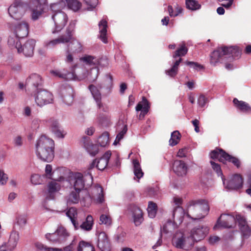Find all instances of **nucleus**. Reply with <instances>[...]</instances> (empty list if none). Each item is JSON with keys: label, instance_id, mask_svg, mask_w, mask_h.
Segmentation results:
<instances>
[{"label": "nucleus", "instance_id": "f257e3e1", "mask_svg": "<svg viewBox=\"0 0 251 251\" xmlns=\"http://www.w3.org/2000/svg\"><path fill=\"white\" fill-rule=\"evenodd\" d=\"M54 141L45 135H41L35 143V152L42 161L50 162L54 158Z\"/></svg>", "mask_w": 251, "mask_h": 251}, {"label": "nucleus", "instance_id": "f03ea898", "mask_svg": "<svg viewBox=\"0 0 251 251\" xmlns=\"http://www.w3.org/2000/svg\"><path fill=\"white\" fill-rule=\"evenodd\" d=\"M81 62L90 66H93L89 72L83 70V72L81 74L77 72V74L80 75H85V78H87L90 81H95L97 78L99 69V67H104L108 65V60L105 58H98L94 56L85 54L80 58Z\"/></svg>", "mask_w": 251, "mask_h": 251}, {"label": "nucleus", "instance_id": "7ed1b4c3", "mask_svg": "<svg viewBox=\"0 0 251 251\" xmlns=\"http://www.w3.org/2000/svg\"><path fill=\"white\" fill-rule=\"evenodd\" d=\"M241 52L235 47H222L214 50L210 55V63L216 65L218 63L222 62L227 58H233L240 55Z\"/></svg>", "mask_w": 251, "mask_h": 251}, {"label": "nucleus", "instance_id": "20e7f679", "mask_svg": "<svg viewBox=\"0 0 251 251\" xmlns=\"http://www.w3.org/2000/svg\"><path fill=\"white\" fill-rule=\"evenodd\" d=\"M62 2L52 3L50 5V9L53 12L52 19L54 23V28L52 30V33L60 31L68 22L67 14L61 10L64 9L62 6Z\"/></svg>", "mask_w": 251, "mask_h": 251}, {"label": "nucleus", "instance_id": "39448f33", "mask_svg": "<svg viewBox=\"0 0 251 251\" xmlns=\"http://www.w3.org/2000/svg\"><path fill=\"white\" fill-rule=\"evenodd\" d=\"M75 23L71 21L66 30V34L60 36L59 38L50 40H46L44 42V46L48 49L53 48L60 43L70 42L73 36Z\"/></svg>", "mask_w": 251, "mask_h": 251}, {"label": "nucleus", "instance_id": "423d86ee", "mask_svg": "<svg viewBox=\"0 0 251 251\" xmlns=\"http://www.w3.org/2000/svg\"><path fill=\"white\" fill-rule=\"evenodd\" d=\"M29 1V0H15L8 8V13L10 17L15 20L21 19L27 8L32 12L28 7Z\"/></svg>", "mask_w": 251, "mask_h": 251}, {"label": "nucleus", "instance_id": "0eeeda50", "mask_svg": "<svg viewBox=\"0 0 251 251\" xmlns=\"http://www.w3.org/2000/svg\"><path fill=\"white\" fill-rule=\"evenodd\" d=\"M75 66L72 67L71 71L66 69L52 70L50 71L51 75L62 78L67 80H81L84 79L86 75H85L75 74L74 72Z\"/></svg>", "mask_w": 251, "mask_h": 251}, {"label": "nucleus", "instance_id": "6e6552de", "mask_svg": "<svg viewBox=\"0 0 251 251\" xmlns=\"http://www.w3.org/2000/svg\"><path fill=\"white\" fill-rule=\"evenodd\" d=\"M222 180L224 188L227 191H237L243 187V179L239 174L232 175L227 179L224 177Z\"/></svg>", "mask_w": 251, "mask_h": 251}, {"label": "nucleus", "instance_id": "1a4fd4ad", "mask_svg": "<svg viewBox=\"0 0 251 251\" xmlns=\"http://www.w3.org/2000/svg\"><path fill=\"white\" fill-rule=\"evenodd\" d=\"M188 50L185 47L184 44H182L180 45L179 48H178L173 54V57L174 59H176L177 57L179 58L178 59H176L170 69L165 71V73L167 75L171 76L174 77L176 75L178 72V67L180 63L182 61V59L180 57L184 56L187 52Z\"/></svg>", "mask_w": 251, "mask_h": 251}, {"label": "nucleus", "instance_id": "9d476101", "mask_svg": "<svg viewBox=\"0 0 251 251\" xmlns=\"http://www.w3.org/2000/svg\"><path fill=\"white\" fill-rule=\"evenodd\" d=\"M212 159H218L220 162L226 163V162L232 163L235 166L239 168L240 162L239 159L226 152L222 149H216L212 151L210 153Z\"/></svg>", "mask_w": 251, "mask_h": 251}, {"label": "nucleus", "instance_id": "9b49d317", "mask_svg": "<svg viewBox=\"0 0 251 251\" xmlns=\"http://www.w3.org/2000/svg\"><path fill=\"white\" fill-rule=\"evenodd\" d=\"M173 245L177 248L189 250L193 246V239L184 234H176L173 239Z\"/></svg>", "mask_w": 251, "mask_h": 251}, {"label": "nucleus", "instance_id": "f8f14e48", "mask_svg": "<svg viewBox=\"0 0 251 251\" xmlns=\"http://www.w3.org/2000/svg\"><path fill=\"white\" fill-rule=\"evenodd\" d=\"M34 98L36 104L40 107L51 103L53 101L52 94L50 92L45 90L38 91L35 94Z\"/></svg>", "mask_w": 251, "mask_h": 251}, {"label": "nucleus", "instance_id": "ddd939ff", "mask_svg": "<svg viewBox=\"0 0 251 251\" xmlns=\"http://www.w3.org/2000/svg\"><path fill=\"white\" fill-rule=\"evenodd\" d=\"M235 226V217L229 214H222L220 217L218 219L217 224L214 226L216 229L218 227H222L224 228H233Z\"/></svg>", "mask_w": 251, "mask_h": 251}, {"label": "nucleus", "instance_id": "4468645a", "mask_svg": "<svg viewBox=\"0 0 251 251\" xmlns=\"http://www.w3.org/2000/svg\"><path fill=\"white\" fill-rule=\"evenodd\" d=\"M68 180L74 190L80 192L84 187L83 176L80 173H71Z\"/></svg>", "mask_w": 251, "mask_h": 251}, {"label": "nucleus", "instance_id": "2eb2a0df", "mask_svg": "<svg viewBox=\"0 0 251 251\" xmlns=\"http://www.w3.org/2000/svg\"><path fill=\"white\" fill-rule=\"evenodd\" d=\"M209 228L207 226L199 225L194 227L191 231L190 237L193 239V244L194 242H198L204 238L208 234Z\"/></svg>", "mask_w": 251, "mask_h": 251}, {"label": "nucleus", "instance_id": "dca6fc26", "mask_svg": "<svg viewBox=\"0 0 251 251\" xmlns=\"http://www.w3.org/2000/svg\"><path fill=\"white\" fill-rule=\"evenodd\" d=\"M28 23L24 21L15 24L12 27L14 34L22 39L28 35Z\"/></svg>", "mask_w": 251, "mask_h": 251}, {"label": "nucleus", "instance_id": "f3484780", "mask_svg": "<svg viewBox=\"0 0 251 251\" xmlns=\"http://www.w3.org/2000/svg\"><path fill=\"white\" fill-rule=\"evenodd\" d=\"M65 181V178L61 176L56 179L50 182L48 184V192L50 195V199H53L54 195L61 189V184Z\"/></svg>", "mask_w": 251, "mask_h": 251}, {"label": "nucleus", "instance_id": "a211bd4d", "mask_svg": "<svg viewBox=\"0 0 251 251\" xmlns=\"http://www.w3.org/2000/svg\"><path fill=\"white\" fill-rule=\"evenodd\" d=\"M237 223L244 238H248L251 235V229L249 227L245 218L240 214L236 215L235 223Z\"/></svg>", "mask_w": 251, "mask_h": 251}, {"label": "nucleus", "instance_id": "6ab92c4d", "mask_svg": "<svg viewBox=\"0 0 251 251\" xmlns=\"http://www.w3.org/2000/svg\"><path fill=\"white\" fill-rule=\"evenodd\" d=\"M97 247L101 251H110L111 244L107 235L104 231L98 234Z\"/></svg>", "mask_w": 251, "mask_h": 251}, {"label": "nucleus", "instance_id": "aec40b11", "mask_svg": "<svg viewBox=\"0 0 251 251\" xmlns=\"http://www.w3.org/2000/svg\"><path fill=\"white\" fill-rule=\"evenodd\" d=\"M76 242L75 240L72 241V243L68 246L63 249L48 248L45 246L43 244L37 242L35 243V247L39 251H74L76 246Z\"/></svg>", "mask_w": 251, "mask_h": 251}, {"label": "nucleus", "instance_id": "412c9836", "mask_svg": "<svg viewBox=\"0 0 251 251\" xmlns=\"http://www.w3.org/2000/svg\"><path fill=\"white\" fill-rule=\"evenodd\" d=\"M36 41L34 39H29L23 45L21 46V51L19 53H23L26 57H31L33 55L34 49Z\"/></svg>", "mask_w": 251, "mask_h": 251}, {"label": "nucleus", "instance_id": "4be33fe9", "mask_svg": "<svg viewBox=\"0 0 251 251\" xmlns=\"http://www.w3.org/2000/svg\"><path fill=\"white\" fill-rule=\"evenodd\" d=\"M173 170L177 176H183L186 175L188 167L183 161L176 160L173 163Z\"/></svg>", "mask_w": 251, "mask_h": 251}, {"label": "nucleus", "instance_id": "5701e85b", "mask_svg": "<svg viewBox=\"0 0 251 251\" xmlns=\"http://www.w3.org/2000/svg\"><path fill=\"white\" fill-rule=\"evenodd\" d=\"M89 89L97 103L98 108L100 109H101L102 111H106V108H104L101 101V96L99 90L93 85H90Z\"/></svg>", "mask_w": 251, "mask_h": 251}, {"label": "nucleus", "instance_id": "b1692460", "mask_svg": "<svg viewBox=\"0 0 251 251\" xmlns=\"http://www.w3.org/2000/svg\"><path fill=\"white\" fill-rule=\"evenodd\" d=\"M130 211L132 213L133 222L136 226H138L143 222V213L142 210L136 205L130 208Z\"/></svg>", "mask_w": 251, "mask_h": 251}, {"label": "nucleus", "instance_id": "393cba45", "mask_svg": "<svg viewBox=\"0 0 251 251\" xmlns=\"http://www.w3.org/2000/svg\"><path fill=\"white\" fill-rule=\"evenodd\" d=\"M63 101L67 105H71L74 100V91L70 86H67L61 91Z\"/></svg>", "mask_w": 251, "mask_h": 251}, {"label": "nucleus", "instance_id": "a878e982", "mask_svg": "<svg viewBox=\"0 0 251 251\" xmlns=\"http://www.w3.org/2000/svg\"><path fill=\"white\" fill-rule=\"evenodd\" d=\"M93 202L103 203L104 201V194L102 187L96 185L92 188V196L91 198Z\"/></svg>", "mask_w": 251, "mask_h": 251}, {"label": "nucleus", "instance_id": "bb28decb", "mask_svg": "<svg viewBox=\"0 0 251 251\" xmlns=\"http://www.w3.org/2000/svg\"><path fill=\"white\" fill-rule=\"evenodd\" d=\"M135 108L137 111H141L139 118H143L148 112L150 108L149 101L145 97H143L142 101L138 103Z\"/></svg>", "mask_w": 251, "mask_h": 251}, {"label": "nucleus", "instance_id": "cd10ccee", "mask_svg": "<svg viewBox=\"0 0 251 251\" xmlns=\"http://www.w3.org/2000/svg\"><path fill=\"white\" fill-rule=\"evenodd\" d=\"M233 103L235 108L239 111L245 113H251V107L247 102L234 98Z\"/></svg>", "mask_w": 251, "mask_h": 251}, {"label": "nucleus", "instance_id": "c85d7f7f", "mask_svg": "<svg viewBox=\"0 0 251 251\" xmlns=\"http://www.w3.org/2000/svg\"><path fill=\"white\" fill-rule=\"evenodd\" d=\"M111 155V152L107 151L98 160H96V167L98 170L102 171L106 167Z\"/></svg>", "mask_w": 251, "mask_h": 251}, {"label": "nucleus", "instance_id": "c756f323", "mask_svg": "<svg viewBox=\"0 0 251 251\" xmlns=\"http://www.w3.org/2000/svg\"><path fill=\"white\" fill-rule=\"evenodd\" d=\"M59 2H62V6L64 8L67 6L74 11H78L81 6V3L76 0H62Z\"/></svg>", "mask_w": 251, "mask_h": 251}, {"label": "nucleus", "instance_id": "7c9ffc66", "mask_svg": "<svg viewBox=\"0 0 251 251\" xmlns=\"http://www.w3.org/2000/svg\"><path fill=\"white\" fill-rule=\"evenodd\" d=\"M21 38L17 37L15 35H11L9 37L8 39V45L11 49H15L17 50L18 52H20L21 50L20 47L21 43L20 39Z\"/></svg>", "mask_w": 251, "mask_h": 251}, {"label": "nucleus", "instance_id": "2f4dec72", "mask_svg": "<svg viewBox=\"0 0 251 251\" xmlns=\"http://www.w3.org/2000/svg\"><path fill=\"white\" fill-rule=\"evenodd\" d=\"M100 30V38L104 43H107L106 37L107 23L105 20H101L99 24Z\"/></svg>", "mask_w": 251, "mask_h": 251}, {"label": "nucleus", "instance_id": "473e14b6", "mask_svg": "<svg viewBox=\"0 0 251 251\" xmlns=\"http://www.w3.org/2000/svg\"><path fill=\"white\" fill-rule=\"evenodd\" d=\"M19 239V234L16 232H12L10 235L7 244V248L8 250L12 251L16 247Z\"/></svg>", "mask_w": 251, "mask_h": 251}, {"label": "nucleus", "instance_id": "72a5a7b5", "mask_svg": "<svg viewBox=\"0 0 251 251\" xmlns=\"http://www.w3.org/2000/svg\"><path fill=\"white\" fill-rule=\"evenodd\" d=\"M42 82V78L40 75L36 74L31 75L27 79V83L34 86L35 88L41 85Z\"/></svg>", "mask_w": 251, "mask_h": 251}, {"label": "nucleus", "instance_id": "f704fd0d", "mask_svg": "<svg viewBox=\"0 0 251 251\" xmlns=\"http://www.w3.org/2000/svg\"><path fill=\"white\" fill-rule=\"evenodd\" d=\"M80 192L74 190L71 192L70 194L67 197V204H78L79 201Z\"/></svg>", "mask_w": 251, "mask_h": 251}, {"label": "nucleus", "instance_id": "c9c22d12", "mask_svg": "<svg viewBox=\"0 0 251 251\" xmlns=\"http://www.w3.org/2000/svg\"><path fill=\"white\" fill-rule=\"evenodd\" d=\"M77 251H95L94 246L89 242L82 240L77 247Z\"/></svg>", "mask_w": 251, "mask_h": 251}, {"label": "nucleus", "instance_id": "e433bc0d", "mask_svg": "<svg viewBox=\"0 0 251 251\" xmlns=\"http://www.w3.org/2000/svg\"><path fill=\"white\" fill-rule=\"evenodd\" d=\"M66 215L70 219L72 223L75 227L78 225L76 222V218L77 216V209L75 207H72L70 208L66 213Z\"/></svg>", "mask_w": 251, "mask_h": 251}, {"label": "nucleus", "instance_id": "4c0bfd02", "mask_svg": "<svg viewBox=\"0 0 251 251\" xmlns=\"http://www.w3.org/2000/svg\"><path fill=\"white\" fill-rule=\"evenodd\" d=\"M185 214V212L183 208L180 205H177V206L174 209L173 213L174 220H178L182 221Z\"/></svg>", "mask_w": 251, "mask_h": 251}, {"label": "nucleus", "instance_id": "58836bf2", "mask_svg": "<svg viewBox=\"0 0 251 251\" xmlns=\"http://www.w3.org/2000/svg\"><path fill=\"white\" fill-rule=\"evenodd\" d=\"M73 39V38H72ZM71 42L69 43L68 45V50L73 52H80L82 50V46L80 42H79L76 40H72L71 39L70 42Z\"/></svg>", "mask_w": 251, "mask_h": 251}, {"label": "nucleus", "instance_id": "ea45409f", "mask_svg": "<svg viewBox=\"0 0 251 251\" xmlns=\"http://www.w3.org/2000/svg\"><path fill=\"white\" fill-rule=\"evenodd\" d=\"M59 239H60V243H62L66 241L67 238L70 236V233L67 231L64 227L60 226L57 229Z\"/></svg>", "mask_w": 251, "mask_h": 251}, {"label": "nucleus", "instance_id": "a19ab883", "mask_svg": "<svg viewBox=\"0 0 251 251\" xmlns=\"http://www.w3.org/2000/svg\"><path fill=\"white\" fill-rule=\"evenodd\" d=\"M132 164L134 175L138 179H140L143 176L144 173L141 169L139 162L137 159H133Z\"/></svg>", "mask_w": 251, "mask_h": 251}, {"label": "nucleus", "instance_id": "79ce46f5", "mask_svg": "<svg viewBox=\"0 0 251 251\" xmlns=\"http://www.w3.org/2000/svg\"><path fill=\"white\" fill-rule=\"evenodd\" d=\"M93 218L91 215H88L84 221L81 225L80 227L81 229L86 231L90 230L93 225Z\"/></svg>", "mask_w": 251, "mask_h": 251}, {"label": "nucleus", "instance_id": "37998d69", "mask_svg": "<svg viewBox=\"0 0 251 251\" xmlns=\"http://www.w3.org/2000/svg\"><path fill=\"white\" fill-rule=\"evenodd\" d=\"M181 135L178 131L176 130L171 134V138L169 140V145L174 146L177 145L180 141Z\"/></svg>", "mask_w": 251, "mask_h": 251}, {"label": "nucleus", "instance_id": "c03bdc74", "mask_svg": "<svg viewBox=\"0 0 251 251\" xmlns=\"http://www.w3.org/2000/svg\"><path fill=\"white\" fill-rule=\"evenodd\" d=\"M186 7L192 11L199 9L201 6L196 0H185Z\"/></svg>", "mask_w": 251, "mask_h": 251}, {"label": "nucleus", "instance_id": "a18cd8bd", "mask_svg": "<svg viewBox=\"0 0 251 251\" xmlns=\"http://www.w3.org/2000/svg\"><path fill=\"white\" fill-rule=\"evenodd\" d=\"M84 146L87 152L91 156H93L96 155L99 152V147L96 145H88V144L85 143Z\"/></svg>", "mask_w": 251, "mask_h": 251}, {"label": "nucleus", "instance_id": "49530a36", "mask_svg": "<svg viewBox=\"0 0 251 251\" xmlns=\"http://www.w3.org/2000/svg\"><path fill=\"white\" fill-rule=\"evenodd\" d=\"M46 124L50 127L51 131L60 127L58 121L54 118H50L47 120L46 121Z\"/></svg>", "mask_w": 251, "mask_h": 251}, {"label": "nucleus", "instance_id": "de8ad7c7", "mask_svg": "<svg viewBox=\"0 0 251 251\" xmlns=\"http://www.w3.org/2000/svg\"><path fill=\"white\" fill-rule=\"evenodd\" d=\"M109 141V135L107 132L103 133L99 138L98 142L101 147H105Z\"/></svg>", "mask_w": 251, "mask_h": 251}, {"label": "nucleus", "instance_id": "09e8293b", "mask_svg": "<svg viewBox=\"0 0 251 251\" xmlns=\"http://www.w3.org/2000/svg\"><path fill=\"white\" fill-rule=\"evenodd\" d=\"M168 10L171 17H176L181 13L182 9L178 6L175 7L174 9L172 6H169Z\"/></svg>", "mask_w": 251, "mask_h": 251}, {"label": "nucleus", "instance_id": "8fccbe9b", "mask_svg": "<svg viewBox=\"0 0 251 251\" xmlns=\"http://www.w3.org/2000/svg\"><path fill=\"white\" fill-rule=\"evenodd\" d=\"M122 130L117 135L116 139L114 142V145L117 144L123 138L124 135L126 133L127 130V125L123 124L122 127Z\"/></svg>", "mask_w": 251, "mask_h": 251}, {"label": "nucleus", "instance_id": "3c124183", "mask_svg": "<svg viewBox=\"0 0 251 251\" xmlns=\"http://www.w3.org/2000/svg\"><path fill=\"white\" fill-rule=\"evenodd\" d=\"M100 224H104L106 226H110L112 224V219L109 215L102 214L100 217Z\"/></svg>", "mask_w": 251, "mask_h": 251}, {"label": "nucleus", "instance_id": "603ef678", "mask_svg": "<svg viewBox=\"0 0 251 251\" xmlns=\"http://www.w3.org/2000/svg\"><path fill=\"white\" fill-rule=\"evenodd\" d=\"M46 237L48 240H49L53 243H60V239H59V237H58V235L57 229L55 231V232L53 233L47 234L46 235Z\"/></svg>", "mask_w": 251, "mask_h": 251}, {"label": "nucleus", "instance_id": "864d4df0", "mask_svg": "<svg viewBox=\"0 0 251 251\" xmlns=\"http://www.w3.org/2000/svg\"><path fill=\"white\" fill-rule=\"evenodd\" d=\"M210 164L213 170L216 172L218 176H220L221 177L222 179L224 177V176L221 170L220 165L219 164L215 163L213 161H210Z\"/></svg>", "mask_w": 251, "mask_h": 251}, {"label": "nucleus", "instance_id": "5fc2aeb1", "mask_svg": "<svg viewBox=\"0 0 251 251\" xmlns=\"http://www.w3.org/2000/svg\"><path fill=\"white\" fill-rule=\"evenodd\" d=\"M157 205H148L147 211L149 216L151 218L155 217L157 211Z\"/></svg>", "mask_w": 251, "mask_h": 251}, {"label": "nucleus", "instance_id": "6e6d98bb", "mask_svg": "<svg viewBox=\"0 0 251 251\" xmlns=\"http://www.w3.org/2000/svg\"><path fill=\"white\" fill-rule=\"evenodd\" d=\"M208 102V98L203 94H201L198 99V104L199 106L203 107Z\"/></svg>", "mask_w": 251, "mask_h": 251}, {"label": "nucleus", "instance_id": "4d7b16f0", "mask_svg": "<svg viewBox=\"0 0 251 251\" xmlns=\"http://www.w3.org/2000/svg\"><path fill=\"white\" fill-rule=\"evenodd\" d=\"M85 4L87 6L88 10H92L94 9L98 3V0H84Z\"/></svg>", "mask_w": 251, "mask_h": 251}, {"label": "nucleus", "instance_id": "13d9d810", "mask_svg": "<svg viewBox=\"0 0 251 251\" xmlns=\"http://www.w3.org/2000/svg\"><path fill=\"white\" fill-rule=\"evenodd\" d=\"M52 132L59 138H64L67 134V132L62 129L60 127L53 130L52 131Z\"/></svg>", "mask_w": 251, "mask_h": 251}, {"label": "nucleus", "instance_id": "bf43d9fd", "mask_svg": "<svg viewBox=\"0 0 251 251\" xmlns=\"http://www.w3.org/2000/svg\"><path fill=\"white\" fill-rule=\"evenodd\" d=\"M30 180L31 183L34 185H38L42 183L41 176L37 174L32 175L31 176Z\"/></svg>", "mask_w": 251, "mask_h": 251}, {"label": "nucleus", "instance_id": "052dcab7", "mask_svg": "<svg viewBox=\"0 0 251 251\" xmlns=\"http://www.w3.org/2000/svg\"><path fill=\"white\" fill-rule=\"evenodd\" d=\"M202 207L201 208V209L202 210V213H201L200 215L198 216V218H202L206 215L209 210V205H202Z\"/></svg>", "mask_w": 251, "mask_h": 251}, {"label": "nucleus", "instance_id": "680f3d73", "mask_svg": "<svg viewBox=\"0 0 251 251\" xmlns=\"http://www.w3.org/2000/svg\"><path fill=\"white\" fill-rule=\"evenodd\" d=\"M52 166L50 164L46 165L45 168V175L47 178L51 179L52 176Z\"/></svg>", "mask_w": 251, "mask_h": 251}, {"label": "nucleus", "instance_id": "e2e57ef3", "mask_svg": "<svg viewBox=\"0 0 251 251\" xmlns=\"http://www.w3.org/2000/svg\"><path fill=\"white\" fill-rule=\"evenodd\" d=\"M17 223L21 226H25L26 223V217L25 215H20L17 217Z\"/></svg>", "mask_w": 251, "mask_h": 251}, {"label": "nucleus", "instance_id": "0e129e2a", "mask_svg": "<svg viewBox=\"0 0 251 251\" xmlns=\"http://www.w3.org/2000/svg\"><path fill=\"white\" fill-rule=\"evenodd\" d=\"M186 64V65L189 66L190 67L193 68L197 70H200L202 68V67L201 65L194 62H187Z\"/></svg>", "mask_w": 251, "mask_h": 251}, {"label": "nucleus", "instance_id": "69168bd1", "mask_svg": "<svg viewBox=\"0 0 251 251\" xmlns=\"http://www.w3.org/2000/svg\"><path fill=\"white\" fill-rule=\"evenodd\" d=\"M14 142L16 146H21L23 144V140L20 136H17L15 137L14 139Z\"/></svg>", "mask_w": 251, "mask_h": 251}, {"label": "nucleus", "instance_id": "338daca9", "mask_svg": "<svg viewBox=\"0 0 251 251\" xmlns=\"http://www.w3.org/2000/svg\"><path fill=\"white\" fill-rule=\"evenodd\" d=\"M23 115L25 117H29L31 114V110L29 106H25L23 110Z\"/></svg>", "mask_w": 251, "mask_h": 251}, {"label": "nucleus", "instance_id": "774afa93", "mask_svg": "<svg viewBox=\"0 0 251 251\" xmlns=\"http://www.w3.org/2000/svg\"><path fill=\"white\" fill-rule=\"evenodd\" d=\"M247 184L248 186L251 188L246 190V193L251 196V172L250 173L248 176Z\"/></svg>", "mask_w": 251, "mask_h": 251}]
</instances>
